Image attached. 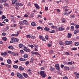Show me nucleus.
<instances>
[{"mask_svg": "<svg viewBox=\"0 0 79 79\" xmlns=\"http://www.w3.org/2000/svg\"><path fill=\"white\" fill-rule=\"evenodd\" d=\"M67 64H70V65H73V61L71 62H69Z\"/></svg>", "mask_w": 79, "mask_h": 79, "instance_id": "c756f323", "label": "nucleus"}, {"mask_svg": "<svg viewBox=\"0 0 79 79\" xmlns=\"http://www.w3.org/2000/svg\"><path fill=\"white\" fill-rule=\"evenodd\" d=\"M7 63H8V64H11V60H10V59H8L7 60Z\"/></svg>", "mask_w": 79, "mask_h": 79, "instance_id": "4be33fe9", "label": "nucleus"}, {"mask_svg": "<svg viewBox=\"0 0 79 79\" xmlns=\"http://www.w3.org/2000/svg\"><path fill=\"white\" fill-rule=\"evenodd\" d=\"M11 76H15V73H14L13 72H12L11 74Z\"/></svg>", "mask_w": 79, "mask_h": 79, "instance_id": "338daca9", "label": "nucleus"}, {"mask_svg": "<svg viewBox=\"0 0 79 79\" xmlns=\"http://www.w3.org/2000/svg\"><path fill=\"white\" fill-rule=\"evenodd\" d=\"M19 69H20V71H23V70H24V68L22 67L21 66H20L19 67Z\"/></svg>", "mask_w": 79, "mask_h": 79, "instance_id": "a211bd4d", "label": "nucleus"}, {"mask_svg": "<svg viewBox=\"0 0 79 79\" xmlns=\"http://www.w3.org/2000/svg\"><path fill=\"white\" fill-rule=\"evenodd\" d=\"M48 7H45V11H47V10H48Z\"/></svg>", "mask_w": 79, "mask_h": 79, "instance_id": "5fc2aeb1", "label": "nucleus"}, {"mask_svg": "<svg viewBox=\"0 0 79 79\" xmlns=\"http://www.w3.org/2000/svg\"><path fill=\"white\" fill-rule=\"evenodd\" d=\"M16 74L17 76L20 79H23L24 77L21 73H17Z\"/></svg>", "mask_w": 79, "mask_h": 79, "instance_id": "f03ea898", "label": "nucleus"}, {"mask_svg": "<svg viewBox=\"0 0 79 79\" xmlns=\"http://www.w3.org/2000/svg\"><path fill=\"white\" fill-rule=\"evenodd\" d=\"M6 18V17L5 16V15H3L2 16V19H5Z\"/></svg>", "mask_w": 79, "mask_h": 79, "instance_id": "ea45409f", "label": "nucleus"}, {"mask_svg": "<svg viewBox=\"0 0 79 79\" xmlns=\"http://www.w3.org/2000/svg\"><path fill=\"white\" fill-rule=\"evenodd\" d=\"M64 68L66 70H69V68L68 67L65 66Z\"/></svg>", "mask_w": 79, "mask_h": 79, "instance_id": "e433bc0d", "label": "nucleus"}, {"mask_svg": "<svg viewBox=\"0 0 79 79\" xmlns=\"http://www.w3.org/2000/svg\"><path fill=\"white\" fill-rule=\"evenodd\" d=\"M1 55L3 56H5L8 55V53L6 52H4V53L2 52Z\"/></svg>", "mask_w": 79, "mask_h": 79, "instance_id": "6e6552de", "label": "nucleus"}, {"mask_svg": "<svg viewBox=\"0 0 79 79\" xmlns=\"http://www.w3.org/2000/svg\"><path fill=\"white\" fill-rule=\"evenodd\" d=\"M24 49V50L26 52H27V48L26 47H25Z\"/></svg>", "mask_w": 79, "mask_h": 79, "instance_id": "a18cd8bd", "label": "nucleus"}, {"mask_svg": "<svg viewBox=\"0 0 79 79\" xmlns=\"http://www.w3.org/2000/svg\"><path fill=\"white\" fill-rule=\"evenodd\" d=\"M8 48H9V49H10L11 50H13V49H14V48L11 46H9Z\"/></svg>", "mask_w": 79, "mask_h": 79, "instance_id": "c85d7f7f", "label": "nucleus"}, {"mask_svg": "<svg viewBox=\"0 0 79 79\" xmlns=\"http://www.w3.org/2000/svg\"><path fill=\"white\" fill-rule=\"evenodd\" d=\"M56 10L58 13H60V10L59 9H56Z\"/></svg>", "mask_w": 79, "mask_h": 79, "instance_id": "680f3d73", "label": "nucleus"}, {"mask_svg": "<svg viewBox=\"0 0 79 79\" xmlns=\"http://www.w3.org/2000/svg\"><path fill=\"white\" fill-rule=\"evenodd\" d=\"M19 24H20V25H21L22 26H23L24 25V24H23V22L21 21L19 22Z\"/></svg>", "mask_w": 79, "mask_h": 79, "instance_id": "603ef678", "label": "nucleus"}, {"mask_svg": "<svg viewBox=\"0 0 79 79\" xmlns=\"http://www.w3.org/2000/svg\"><path fill=\"white\" fill-rule=\"evenodd\" d=\"M63 79H68V77H63Z\"/></svg>", "mask_w": 79, "mask_h": 79, "instance_id": "69168bd1", "label": "nucleus"}, {"mask_svg": "<svg viewBox=\"0 0 79 79\" xmlns=\"http://www.w3.org/2000/svg\"><path fill=\"white\" fill-rule=\"evenodd\" d=\"M68 35L67 37H68V38H71V35L70 33H68Z\"/></svg>", "mask_w": 79, "mask_h": 79, "instance_id": "4c0bfd02", "label": "nucleus"}, {"mask_svg": "<svg viewBox=\"0 0 79 79\" xmlns=\"http://www.w3.org/2000/svg\"><path fill=\"white\" fill-rule=\"evenodd\" d=\"M23 24H26V25H27V24H28V22H27V21L26 20H23Z\"/></svg>", "mask_w": 79, "mask_h": 79, "instance_id": "ddd939ff", "label": "nucleus"}, {"mask_svg": "<svg viewBox=\"0 0 79 79\" xmlns=\"http://www.w3.org/2000/svg\"><path fill=\"white\" fill-rule=\"evenodd\" d=\"M50 69L52 71H54L55 69H54V68L52 66H50Z\"/></svg>", "mask_w": 79, "mask_h": 79, "instance_id": "6ab92c4d", "label": "nucleus"}, {"mask_svg": "<svg viewBox=\"0 0 79 79\" xmlns=\"http://www.w3.org/2000/svg\"><path fill=\"white\" fill-rule=\"evenodd\" d=\"M59 44L60 45H64V43L62 41H60L59 42Z\"/></svg>", "mask_w": 79, "mask_h": 79, "instance_id": "473e14b6", "label": "nucleus"}, {"mask_svg": "<svg viewBox=\"0 0 79 79\" xmlns=\"http://www.w3.org/2000/svg\"><path fill=\"white\" fill-rule=\"evenodd\" d=\"M72 31H74V26H72L70 27Z\"/></svg>", "mask_w": 79, "mask_h": 79, "instance_id": "58836bf2", "label": "nucleus"}, {"mask_svg": "<svg viewBox=\"0 0 79 79\" xmlns=\"http://www.w3.org/2000/svg\"><path fill=\"white\" fill-rule=\"evenodd\" d=\"M75 44L76 46H78V45H79V43H78V42H76L75 43Z\"/></svg>", "mask_w": 79, "mask_h": 79, "instance_id": "de8ad7c7", "label": "nucleus"}, {"mask_svg": "<svg viewBox=\"0 0 79 79\" xmlns=\"http://www.w3.org/2000/svg\"><path fill=\"white\" fill-rule=\"evenodd\" d=\"M13 68H15V69H17V68H18V66L15 65H13Z\"/></svg>", "mask_w": 79, "mask_h": 79, "instance_id": "c9c22d12", "label": "nucleus"}, {"mask_svg": "<svg viewBox=\"0 0 79 79\" xmlns=\"http://www.w3.org/2000/svg\"><path fill=\"white\" fill-rule=\"evenodd\" d=\"M19 60L20 61H26L27 59L23 58H20L19 59Z\"/></svg>", "mask_w": 79, "mask_h": 79, "instance_id": "9b49d317", "label": "nucleus"}, {"mask_svg": "<svg viewBox=\"0 0 79 79\" xmlns=\"http://www.w3.org/2000/svg\"><path fill=\"white\" fill-rule=\"evenodd\" d=\"M37 29H38V30H39V29H41V30H42L43 29L42 27H37Z\"/></svg>", "mask_w": 79, "mask_h": 79, "instance_id": "f704fd0d", "label": "nucleus"}, {"mask_svg": "<svg viewBox=\"0 0 79 79\" xmlns=\"http://www.w3.org/2000/svg\"><path fill=\"white\" fill-rule=\"evenodd\" d=\"M23 76L26 78H27V77H28V75L27 74H26L24 73H23Z\"/></svg>", "mask_w": 79, "mask_h": 79, "instance_id": "aec40b11", "label": "nucleus"}, {"mask_svg": "<svg viewBox=\"0 0 79 79\" xmlns=\"http://www.w3.org/2000/svg\"><path fill=\"white\" fill-rule=\"evenodd\" d=\"M71 13H72V11H70L69 12V13H66V12H65L64 13V15H69Z\"/></svg>", "mask_w": 79, "mask_h": 79, "instance_id": "f3484780", "label": "nucleus"}, {"mask_svg": "<svg viewBox=\"0 0 79 79\" xmlns=\"http://www.w3.org/2000/svg\"><path fill=\"white\" fill-rule=\"evenodd\" d=\"M8 53H10V54H11V55H13L14 56H16L17 55V56H18L19 55L17 53H15L14 52H11L10 51H9L8 52Z\"/></svg>", "mask_w": 79, "mask_h": 79, "instance_id": "20e7f679", "label": "nucleus"}, {"mask_svg": "<svg viewBox=\"0 0 79 79\" xmlns=\"http://www.w3.org/2000/svg\"><path fill=\"white\" fill-rule=\"evenodd\" d=\"M43 36H42V35H39V38H40V39H42L43 38Z\"/></svg>", "mask_w": 79, "mask_h": 79, "instance_id": "864d4df0", "label": "nucleus"}, {"mask_svg": "<svg viewBox=\"0 0 79 79\" xmlns=\"http://www.w3.org/2000/svg\"><path fill=\"white\" fill-rule=\"evenodd\" d=\"M12 4H15L17 6H18L19 5V2H17V0H12Z\"/></svg>", "mask_w": 79, "mask_h": 79, "instance_id": "39448f33", "label": "nucleus"}, {"mask_svg": "<svg viewBox=\"0 0 79 79\" xmlns=\"http://www.w3.org/2000/svg\"><path fill=\"white\" fill-rule=\"evenodd\" d=\"M48 47H50L51 46H52V44H48Z\"/></svg>", "mask_w": 79, "mask_h": 79, "instance_id": "6e6d98bb", "label": "nucleus"}, {"mask_svg": "<svg viewBox=\"0 0 79 79\" xmlns=\"http://www.w3.org/2000/svg\"><path fill=\"white\" fill-rule=\"evenodd\" d=\"M75 28L77 29H79V25H77L75 26Z\"/></svg>", "mask_w": 79, "mask_h": 79, "instance_id": "79ce46f5", "label": "nucleus"}, {"mask_svg": "<svg viewBox=\"0 0 79 79\" xmlns=\"http://www.w3.org/2000/svg\"><path fill=\"white\" fill-rule=\"evenodd\" d=\"M64 28H63L62 27H59V30L60 31H64Z\"/></svg>", "mask_w": 79, "mask_h": 79, "instance_id": "412c9836", "label": "nucleus"}, {"mask_svg": "<svg viewBox=\"0 0 79 79\" xmlns=\"http://www.w3.org/2000/svg\"><path fill=\"white\" fill-rule=\"evenodd\" d=\"M64 44L66 45H71V44H73V42L71 41H66L65 42Z\"/></svg>", "mask_w": 79, "mask_h": 79, "instance_id": "7ed1b4c3", "label": "nucleus"}, {"mask_svg": "<svg viewBox=\"0 0 79 79\" xmlns=\"http://www.w3.org/2000/svg\"><path fill=\"white\" fill-rule=\"evenodd\" d=\"M10 18L11 19V21H13L14 23H15L16 21H15V17H13V16L12 15H10Z\"/></svg>", "mask_w": 79, "mask_h": 79, "instance_id": "0eeeda50", "label": "nucleus"}, {"mask_svg": "<svg viewBox=\"0 0 79 79\" xmlns=\"http://www.w3.org/2000/svg\"><path fill=\"white\" fill-rule=\"evenodd\" d=\"M4 6H9V5L8 4L6 3L4 4Z\"/></svg>", "mask_w": 79, "mask_h": 79, "instance_id": "37998d69", "label": "nucleus"}, {"mask_svg": "<svg viewBox=\"0 0 79 79\" xmlns=\"http://www.w3.org/2000/svg\"><path fill=\"white\" fill-rule=\"evenodd\" d=\"M2 39V40H4V41H6V40L7 39V38H6V37H3Z\"/></svg>", "mask_w": 79, "mask_h": 79, "instance_id": "72a5a7b5", "label": "nucleus"}, {"mask_svg": "<svg viewBox=\"0 0 79 79\" xmlns=\"http://www.w3.org/2000/svg\"><path fill=\"white\" fill-rule=\"evenodd\" d=\"M34 60V59L33 57H32L31 58V61H30L31 63H33Z\"/></svg>", "mask_w": 79, "mask_h": 79, "instance_id": "5701e85b", "label": "nucleus"}, {"mask_svg": "<svg viewBox=\"0 0 79 79\" xmlns=\"http://www.w3.org/2000/svg\"><path fill=\"white\" fill-rule=\"evenodd\" d=\"M49 32H50V33H55V30H53L50 31H49Z\"/></svg>", "mask_w": 79, "mask_h": 79, "instance_id": "7c9ffc66", "label": "nucleus"}, {"mask_svg": "<svg viewBox=\"0 0 79 79\" xmlns=\"http://www.w3.org/2000/svg\"><path fill=\"white\" fill-rule=\"evenodd\" d=\"M6 67H7V68H10L11 67V66L10 65H9V64H7L6 65Z\"/></svg>", "mask_w": 79, "mask_h": 79, "instance_id": "3c124183", "label": "nucleus"}, {"mask_svg": "<svg viewBox=\"0 0 79 79\" xmlns=\"http://www.w3.org/2000/svg\"><path fill=\"white\" fill-rule=\"evenodd\" d=\"M18 5L19 6H23V4L19 3V5Z\"/></svg>", "mask_w": 79, "mask_h": 79, "instance_id": "49530a36", "label": "nucleus"}, {"mask_svg": "<svg viewBox=\"0 0 79 79\" xmlns=\"http://www.w3.org/2000/svg\"><path fill=\"white\" fill-rule=\"evenodd\" d=\"M26 37L27 38H30V37H31V36L29 35H27Z\"/></svg>", "mask_w": 79, "mask_h": 79, "instance_id": "052dcab7", "label": "nucleus"}, {"mask_svg": "<svg viewBox=\"0 0 79 79\" xmlns=\"http://www.w3.org/2000/svg\"><path fill=\"white\" fill-rule=\"evenodd\" d=\"M62 22L64 23L66 22V20L65 19L63 18L62 19Z\"/></svg>", "mask_w": 79, "mask_h": 79, "instance_id": "bb28decb", "label": "nucleus"}, {"mask_svg": "<svg viewBox=\"0 0 79 79\" xmlns=\"http://www.w3.org/2000/svg\"><path fill=\"white\" fill-rule=\"evenodd\" d=\"M79 30H75L74 34H76L77 33H78V32H79Z\"/></svg>", "mask_w": 79, "mask_h": 79, "instance_id": "a878e982", "label": "nucleus"}, {"mask_svg": "<svg viewBox=\"0 0 79 79\" xmlns=\"http://www.w3.org/2000/svg\"><path fill=\"white\" fill-rule=\"evenodd\" d=\"M40 74L41 76H42V77L45 78V76H46V73H45V72L44 71H41L40 72Z\"/></svg>", "mask_w": 79, "mask_h": 79, "instance_id": "f257e3e1", "label": "nucleus"}, {"mask_svg": "<svg viewBox=\"0 0 79 79\" xmlns=\"http://www.w3.org/2000/svg\"><path fill=\"white\" fill-rule=\"evenodd\" d=\"M34 5L35 8H36L37 9H39L40 8L39 6V5H38V4H35Z\"/></svg>", "mask_w": 79, "mask_h": 79, "instance_id": "f8f14e48", "label": "nucleus"}, {"mask_svg": "<svg viewBox=\"0 0 79 79\" xmlns=\"http://www.w3.org/2000/svg\"><path fill=\"white\" fill-rule=\"evenodd\" d=\"M31 25L32 26H35V23L34 22H32L31 24Z\"/></svg>", "mask_w": 79, "mask_h": 79, "instance_id": "393cba45", "label": "nucleus"}, {"mask_svg": "<svg viewBox=\"0 0 79 79\" xmlns=\"http://www.w3.org/2000/svg\"><path fill=\"white\" fill-rule=\"evenodd\" d=\"M32 70L31 69H28V72L29 75L32 74Z\"/></svg>", "mask_w": 79, "mask_h": 79, "instance_id": "dca6fc26", "label": "nucleus"}, {"mask_svg": "<svg viewBox=\"0 0 79 79\" xmlns=\"http://www.w3.org/2000/svg\"><path fill=\"white\" fill-rule=\"evenodd\" d=\"M49 53L50 54H52L53 53H54V52L52 50H50L49 51Z\"/></svg>", "mask_w": 79, "mask_h": 79, "instance_id": "a19ab883", "label": "nucleus"}, {"mask_svg": "<svg viewBox=\"0 0 79 79\" xmlns=\"http://www.w3.org/2000/svg\"><path fill=\"white\" fill-rule=\"evenodd\" d=\"M44 29L45 31H50V29L48 27H45L44 28Z\"/></svg>", "mask_w": 79, "mask_h": 79, "instance_id": "b1692460", "label": "nucleus"}, {"mask_svg": "<svg viewBox=\"0 0 79 79\" xmlns=\"http://www.w3.org/2000/svg\"><path fill=\"white\" fill-rule=\"evenodd\" d=\"M65 53L67 54H65V55H71V54H69V52H66Z\"/></svg>", "mask_w": 79, "mask_h": 79, "instance_id": "8fccbe9b", "label": "nucleus"}, {"mask_svg": "<svg viewBox=\"0 0 79 79\" xmlns=\"http://www.w3.org/2000/svg\"><path fill=\"white\" fill-rule=\"evenodd\" d=\"M25 47H26V46L23 45V44H20L19 45V48H23V47L25 48Z\"/></svg>", "mask_w": 79, "mask_h": 79, "instance_id": "9d476101", "label": "nucleus"}, {"mask_svg": "<svg viewBox=\"0 0 79 79\" xmlns=\"http://www.w3.org/2000/svg\"><path fill=\"white\" fill-rule=\"evenodd\" d=\"M20 52L21 53V54H23L24 53V51L23 50H21L20 51Z\"/></svg>", "mask_w": 79, "mask_h": 79, "instance_id": "13d9d810", "label": "nucleus"}, {"mask_svg": "<svg viewBox=\"0 0 79 79\" xmlns=\"http://www.w3.org/2000/svg\"><path fill=\"white\" fill-rule=\"evenodd\" d=\"M74 75H77V76H79V73H76V72H75L74 73Z\"/></svg>", "mask_w": 79, "mask_h": 79, "instance_id": "09e8293b", "label": "nucleus"}, {"mask_svg": "<svg viewBox=\"0 0 79 79\" xmlns=\"http://www.w3.org/2000/svg\"><path fill=\"white\" fill-rule=\"evenodd\" d=\"M42 39L43 41H44V42L45 41V38L43 37Z\"/></svg>", "mask_w": 79, "mask_h": 79, "instance_id": "0e129e2a", "label": "nucleus"}, {"mask_svg": "<svg viewBox=\"0 0 79 79\" xmlns=\"http://www.w3.org/2000/svg\"><path fill=\"white\" fill-rule=\"evenodd\" d=\"M9 29V27H7L4 29V30L5 31H6L8 30Z\"/></svg>", "mask_w": 79, "mask_h": 79, "instance_id": "cd10ccee", "label": "nucleus"}, {"mask_svg": "<svg viewBox=\"0 0 79 79\" xmlns=\"http://www.w3.org/2000/svg\"><path fill=\"white\" fill-rule=\"evenodd\" d=\"M55 66L57 69H58V70L59 71V70H60V67H59V64H56Z\"/></svg>", "mask_w": 79, "mask_h": 79, "instance_id": "1a4fd4ad", "label": "nucleus"}, {"mask_svg": "<svg viewBox=\"0 0 79 79\" xmlns=\"http://www.w3.org/2000/svg\"><path fill=\"white\" fill-rule=\"evenodd\" d=\"M0 60L3 61V58L2 57H0Z\"/></svg>", "mask_w": 79, "mask_h": 79, "instance_id": "e2e57ef3", "label": "nucleus"}, {"mask_svg": "<svg viewBox=\"0 0 79 79\" xmlns=\"http://www.w3.org/2000/svg\"><path fill=\"white\" fill-rule=\"evenodd\" d=\"M34 13H31V17H33V16H34Z\"/></svg>", "mask_w": 79, "mask_h": 79, "instance_id": "bf43d9fd", "label": "nucleus"}, {"mask_svg": "<svg viewBox=\"0 0 79 79\" xmlns=\"http://www.w3.org/2000/svg\"><path fill=\"white\" fill-rule=\"evenodd\" d=\"M36 38V37H35V36H31V39H34Z\"/></svg>", "mask_w": 79, "mask_h": 79, "instance_id": "2f4dec72", "label": "nucleus"}, {"mask_svg": "<svg viewBox=\"0 0 79 79\" xmlns=\"http://www.w3.org/2000/svg\"><path fill=\"white\" fill-rule=\"evenodd\" d=\"M2 5H0V10H2Z\"/></svg>", "mask_w": 79, "mask_h": 79, "instance_id": "4d7b16f0", "label": "nucleus"}, {"mask_svg": "<svg viewBox=\"0 0 79 79\" xmlns=\"http://www.w3.org/2000/svg\"><path fill=\"white\" fill-rule=\"evenodd\" d=\"M19 35V32H17L16 34H12L11 35L12 37L13 36H15V37H17V36H18V35Z\"/></svg>", "mask_w": 79, "mask_h": 79, "instance_id": "2eb2a0df", "label": "nucleus"}, {"mask_svg": "<svg viewBox=\"0 0 79 79\" xmlns=\"http://www.w3.org/2000/svg\"><path fill=\"white\" fill-rule=\"evenodd\" d=\"M25 18H27L28 17V15H25L24 16Z\"/></svg>", "mask_w": 79, "mask_h": 79, "instance_id": "774afa93", "label": "nucleus"}, {"mask_svg": "<svg viewBox=\"0 0 79 79\" xmlns=\"http://www.w3.org/2000/svg\"><path fill=\"white\" fill-rule=\"evenodd\" d=\"M12 40H13L14 42H19V39L18 38H12L11 39Z\"/></svg>", "mask_w": 79, "mask_h": 79, "instance_id": "423d86ee", "label": "nucleus"}, {"mask_svg": "<svg viewBox=\"0 0 79 79\" xmlns=\"http://www.w3.org/2000/svg\"><path fill=\"white\" fill-rule=\"evenodd\" d=\"M29 56L27 54H25L23 55V57L25 58H27Z\"/></svg>", "mask_w": 79, "mask_h": 79, "instance_id": "4468645a", "label": "nucleus"}, {"mask_svg": "<svg viewBox=\"0 0 79 79\" xmlns=\"http://www.w3.org/2000/svg\"><path fill=\"white\" fill-rule=\"evenodd\" d=\"M30 63L29 62V61H26L25 63V64L26 65H28Z\"/></svg>", "mask_w": 79, "mask_h": 79, "instance_id": "c03bdc74", "label": "nucleus"}]
</instances>
